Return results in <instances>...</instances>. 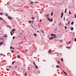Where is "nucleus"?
Segmentation results:
<instances>
[{"label": "nucleus", "mask_w": 76, "mask_h": 76, "mask_svg": "<svg viewBox=\"0 0 76 76\" xmlns=\"http://www.w3.org/2000/svg\"><path fill=\"white\" fill-rule=\"evenodd\" d=\"M12 32L14 34L15 31V29H12Z\"/></svg>", "instance_id": "obj_1"}, {"label": "nucleus", "mask_w": 76, "mask_h": 76, "mask_svg": "<svg viewBox=\"0 0 76 76\" xmlns=\"http://www.w3.org/2000/svg\"><path fill=\"white\" fill-rule=\"evenodd\" d=\"M8 17L9 19H12V18L10 16H8Z\"/></svg>", "instance_id": "obj_2"}, {"label": "nucleus", "mask_w": 76, "mask_h": 76, "mask_svg": "<svg viewBox=\"0 0 76 76\" xmlns=\"http://www.w3.org/2000/svg\"><path fill=\"white\" fill-rule=\"evenodd\" d=\"M3 42H4V41H3L2 42H0V45H1V44H3Z\"/></svg>", "instance_id": "obj_3"}, {"label": "nucleus", "mask_w": 76, "mask_h": 76, "mask_svg": "<svg viewBox=\"0 0 76 76\" xmlns=\"http://www.w3.org/2000/svg\"><path fill=\"white\" fill-rule=\"evenodd\" d=\"M63 13H62L61 14V18H63Z\"/></svg>", "instance_id": "obj_4"}, {"label": "nucleus", "mask_w": 76, "mask_h": 76, "mask_svg": "<svg viewBox=\"0 0 76 76\" xmlns=\"http://www.w3.org/2000/svg\"><path fill=\"white\" fill-rule=\"evenodd\" d=\"M63 71L64 72V74H65V75L66 76V75H67V73H66V72L64 71Z\"/></svg>", "instance_id": "obj_5"}, {"label": "nucleus", "mask_w": 76, "mask_h": 76, "mask_svg": "<svg viewBox=\"0 0 76 76\" xmlns=\"http://www.w3.org/2000/svg\"><path fill=\"white\" fill-rule=\"evenodd\" d=\"M53 39V37H52L49 38V39H50V40H51V39Z\"/></svg>", "instance_id": "obj_6"}, {"label": "nucleus", "mask_w": 76, "mask_h": 76, "mask_svg": "<svg viewBox=\"0 0 76 76\" xmlns=\"http://www.w3.org/2000/svg\"><path fill=\"white\" fill-rule=\"evenodd\" d=\"M46 18H47L48 20H49V21H50V19L49 18V17H46Z\"/></svg>", "instance_id": "obj_7"}, {"label": "nucleus", "mask_w": 76, "mask_h": 76, "mask_svg": "<svg viewBox=\"0 0 76 76\" xmlns=\"http://www.w3.org/2000/svg\"><path fill=\"white\" fill-rule=\"evenodd\" d=\"M50 15L48 14L47 15H45V16L46 17H48Z\"/></svg>", "instance_id": "obj_8"}, {"label": "nucleus", "mask_w": 76, "mask_h": 76, "mask_svg": "<svg viewBox=\"0 0 76 76\" xmlns=\"http://www.w3.org/2000/svg\"><path fill=\"white\" fill-rule=\"evenodd\" d=\"M51 36H55L56 37V35H54L53 34H51Z\"/></svg>", "instance_id": "obj_9"}, {"label": "nucleus", "mask_w": 76, "mask_h": 76, "mask_svg": "<svg viewBox=\"0 0 76 76\" xmlns=\"http://www.w3.org/2000/svg\"><path fill=\"white\" fill-rule=\"evenodd\" d=\"M73 23H74V22L73 21H72L71 23V25H73Z\"/></svg>", "instance_id": "obj_10"}, {"label": "nucleus", "mask_w": 76, "mask_h": 76, "mask_svg": "<svg viewBox=\"0 0 76 76\" xmlns=\"http://www.w3.org/2000/svg\"><path fill=\"white\" fill-rule=\"evenodd\" d=\"M34 4V2H30V4Z\"/></svg>", "instance_id": "obj_11"}, {"label": "nucleus", "mask_w": 76, "mask_h": 76, "mask_svg": "<svg viewBox=\"0 0 76 76\" xmlns=\"http://www.w3.org/2000/svg\"><path fill=\"white\" fill-rule=\"evenodd\" d=\"M59 26H61L62 25V24H61V23H60L59 24Z\"/></svg>", "instance_id": "obj_12"}, {"label": "nucleus", "mask_w": 76, "mask_h": 76, "mask_svg": "<svg viewBox=\"0 0 76 76\" xmlns=\"http://www.w3.org/2000/svg\"><path fill=\"white\" fill-rule=\"evenodd\" d=\"M71 30L73 31V27L71 28Z\"/></svg>", "instance_id": "obj_13"}, {"label": "nucleus", "mask_w": 76, "mask_h": 76, "mask_svg": "<svg viewBox=\"0 0 76 76\" xmlns=\"http://www.w3.org/2000/svg\"><path fill=\"white\" fill-rule=\"evenodd\" d=\"M51 51V50H50L48 51V53H50V52Z\"/></svg>", "instance_id": "obj_14"}, {"label": "nucleus", "mask_w": 76, "mask_h": 76, "mask_svg": "<svg viewBox=\"0 0 76 76\" xmlns=\"http://www.w3.org/2000/svg\"><path fill=\"white\" fill-rule=\"evenodd\" d=\"M18 58H20V56H17Z\"/></svg>", "instance_id": "obj_15"}, {"label": "nucleus", "mask_w": 76, "mask_h": 76, "mask_svg": "<svg viewBox=\"0 0 76 76\" xmlns=\"http://www.w3.org/2000/svg\"><path fill=\"white\" fill-rule=\"evenodd\" d=\"M42 32L43 34H44V31H43V30H42Z\"/></svg>", "instance_id": "obj_16"}, {"label": "nucleus", "mask_w": 76, "mask_h": 76, "mask_svg": "<svg viewBox=\"0 0 76 76\" xmlns=\"http://www.w3.org/2000/svg\"><path fill=\"white\" fill-rule=\"evenodd\" d=\"M11 35H13V33H12V32H11Z\"/></svg>", "instance_id": "obj_17"}, {"label": "nucleus", "mask_w": 76, "mask_h": 76, "mask_svg": "<svg viewBox=\"0 0 76 76\" xmlns=\"http://www.w3.org/2000/svg\"><path fill=\"white\" fill-rule=\"evenodd\" d=\"M15 62H16V61H14L12 63V64H14V63H15Z\"/></svg>", "instance_id": "obj_18"}, {"label": "nucleus", "mask_w": 76, "mask_h": 76, "mask_svg": "<svg viewBox=\"0 0 76 76\" xmlns=\"http://www.w3.org/2000/svg\"><path fill=\"white\" fill-rule=\"evenodd\" d=\"M66 48H70V47H66Z\"/></svg>", "instance_id": "obj_19"}, {"label": "nucleus", "mask_w": 76, "mask_h": 76, "mask_svg": "<svg viewBox=\"0 0 76 76\" xmlns=\"http://www.w3.org/2000/svg\"><path fill=\"white\" fill-rule=\"evenodd\" d=\"M35 66H36V69H38V66L36 65H35Z\"/></svg>", "instance_id": "obj_20"}, {"label": "nucleus", "mask_w": 76, "mask_h": 76, "mask_svg": "<svg viewBox=\"0 0 76 76\" xmlns=\"http://www.w3.org/2000/svg\"><path fill=\"white\" fill-rule=\"evenodd\" d=\"M59 67V66H58V65H57L56 66L57 68H58Z\"/></svg>", "instance_id": "obj_21"}, {"label": "nucleus", "mask_w": 76, "mask_h": 76, "mask_svg": "<svg viewBox=\"0 0 76 76\" xmlns=\"http://www.w3.org/2000/svg\"><path fill=\"white\" fill-rule=\"evenodd\" d=\"M61 60L62 61H63V58H61Z\"/></svg>", "instance_id": "obj_22"}, {"label": "nucleus", "mask_w": 76, "mask_h": 76, "mask_svg": "<svg viewBox=\"0 0 76 76\" xmlns=\"http://www.w3.org/2000/svg\"><path fill=\"white\" fill-rule=\"evenodd\" d=\"M51 22H52L53 21V19H51L50 20V21Z\"/></svg>", "instance_id": "obj_23"}, {"label": "nucleus", "mask_w": 76, "mask_h": 76, "mask_svg": "<svg viewBox=\"0 0 76 76\" xmlns=\"http://www.w3.org/2000/svg\"><path fill=\"white\" fill-rule=\"evenodd\" d=\"M7 37V35H5L4 36V37Z\"/></svg>", "instance_id": "obj_24"}, {"label": "nucleus", "mask_w": 76, "mask_h": 76, "mask_svg": "<svg viewBox=\"0 0 76 76\" xmlns=\"http://www.w3.org/2000/svg\"><path fill=\"white\" fill-rule=\"evenodd\" d=\"M10 48H11L12 49H14V48L12 47V46H11Z\"/></svg>", "instance_id": "obj_25"}, {"label": "nucleus", "mask_w": 76, "mask_h": 76, "mask_svg": "<svg viewBox=\"0 0 76 76\" xmlns=\"http://www.w3.org/2000/svg\"><path fill=\"white\" fill-rule=\"evenodd\" d=\"M0 15H3V13H0Z\"/></svg>", "instance_id": "obj_26"}, {"label": "nucleus", "mask_w": 76, "mask_h": 76, "mask_svg": "<svg viewBox=\"0 0 76 76\" xmlns=\"http://www.w3.org/2000/svg\"><path fill=\"white\" fill-rule=\"evenodd\" d=\"M65 29H67V27L66 26H65Z\"/></svg>", "instance_id": "obj_27"}, {"label": "nucleus", "mask_w": 76, "mask_h": 76, "mask_svg": "<svg viewBox=\"0 0 76 76\" xmlns=\"http://www.w3.org/2000/svg\"><path fill=\"white\" fill-rule=\"evenodd\" d=\"M75 17L74 18H76V14L75 15Z\"/></svg>", "instance_id": "obj_28"}, {"label": "nucleus", "mask_w": 76, "mask_h": 76, "mask_svg": "<svg viewBox=\"0 0 76 76\" xmlns=\"http://www.w3.org/2000/svg\"><path fill=\"white\" fill-rule=\"evenodd\" d=\"M53 13H52L51 14V16H53Z\"/></svg>", "instance_id": "obj_29"}, {"label": "nucleus", "mask_w": 76, "mask_h": 76, "mask_svg": "<svg viewBox=\"0 0 76 76\" xmlns=\"http://www.w3.org/2000/svg\"><path fill=\"white\" fill-rule=\"evenodd\" d=\"M34 35L35 36H37V34H34Z\"/></svg>", "instance_id": "obj_30"}, {"label": "nucleus", "mask_w": 76, "mask_h": 76, "mask_svg": "<svg viewBox=\"0 0 76 76\" xmlns=\"http://www.w3.org/2000/svg\"><path fill=\"white\" fill-rule=\"evenodd\" d=\"M15 37H13L12 39H15Z\"/></svg>", "instance_id": "obj_31"}, {"label": "nucleus", "mask_w": 76, "mask_h": 76, "mask_svg": "<svg viewBox=\"0 0 76 76\" xmlns=\"http://www.w3.org/2000/svg\"><path fill=\"white\" fill-rule=\"evenodd\" d=\"M75 41H76V38H75Z\"/></svg>", "instance_id": "obj_32"}, {"label": "nucleus", "mask_w": 76, "mask_h": 76, "mask_svg": "<svg viewBox=\"0 0 76 76\" xmlns=\"http://www.w3.org/2000/svg\"><path fill=\"white\" fill-rule=\"evenodd\" d=\"M2 19H3L1 18V17H0V20H1Z\"/></svg>", "instance_id": "obj_33"}, {"label": "nucleus", "mask_w": 76, "mask_h": 76, "mask_svg": "<svg viewBox=\"0 0 76 76\" xmlns=\"http://www.w3.org/2000/svg\"><path fill=\"white\" fill-rule=\"evenodd\" d=\"M41 73V72H39L37 73V74H39V73Z\"/></svg>", "instance_id": "obj_34"}, {"label": "nucleus", "mask_w": 76, "mask_h": 76, "mask_svg": "<svg viewBox=\"0 0 76 76\" xmlns=\"http://www.w3.org/2000/svg\"><path fill=\"white\" fill-rule=\"evenodd\" d=\"M25 75L26 76V75H27L26 74V73H25Z\"/></svg>", "instance_id": "obj_35"}, {"label": "nucleus", "mask_w": 76, "mask_h": 76, "mask_svg": "<svg viewBox=\"0 0 76 76\" xmlns=\"http://www.w3.org/2000/svg\"><path fill=\"white\" fill-rule=\"evenodd\" d=\"M7 71H9V70H10L9 69H7Z\"/></svg>", "instance_id": "obj_36"}, {"label": "nucleus", "mask_w": 76, "mask_h": 76, "mask_svg": "<svg viewBox=\"0 0 76 76\" xmlns=\"http://www.w3.org/2000/svg\"><path fill=\"white\" fill-rule=\"evenodd\" d=\"M29 23H32V22L31 21L30 22H29Z\"/></svg>", "instance_id": "obj_37"}, {"label": "nucleus", "mask_w": 76, "mask_h": 76, "mask_svg": "<svg viewBox=\"0 0 76 76\" xmlns=\"http://www.w3.org/2000/svg\"><path fill=\"white\" fill-rule=\"evenodd\" d=\"M69 15H71V13H70V12H69Z\"/></svg>", "instance_id": "obj_38"}, {"label": "nucleus", "mask_w": 76, "mask_h": 76, "mask_svg": "<svg viewBox=\"0 0 76 76\" xmlns=\"http://www.w3.org/2000/svg\"><path fill=\"white\" fill-rule=\"evenodd\" d=\"M12 53H13L14 52V51H13V50H12Z\"/></svg>", "instance_id": "obj_39"}, {"label": "nucleus", "mask_w": 76, "mask_h": 76, "mask_svg": "<svg viewBox=\"0 0 76 76\" xmlns=\"http://www.w3.org/2000/svg\"><path fill=\"white\" fill-rule=\"evenodd\" d=\"M32 19H34V18L32 17Z\"/></svg>", "instance_id": "obj_40"}, {"label": "nucleus", "mask_w": 76, "mask_h": 76, "mask_svg": "<svg viewBox=\"0 0 76 76\" xmlns=\"http://www.w3.org/2000/svg\"><path fill=\"white\" fill-rule=\"evenodd\" d=\"M57 71L58 72V71H60V70L59 69L57 70Z\"/></svg>", "instance_id": "obj_41"}, {"label": "nucleus", "mask_w": 76, "mask_h": 76, "mask_svg": "<svg viewBox=\"0 0 76 76\" xmlns=\"http://www.w3.org/2000/svg\"><path fill=\"white\" fill-rule=\"evenodd\" d=\"M70 23V22H69L68 23V24L69 25H70V23Z\"/></svg>", "instance_id": "obj_42"}, {"label": "nucleus", "mask_w": 76, "mask_h": 76, "mask_svg": "<svg viewBox=\"0 0 76 76\" xmlns=\"http://www.w3.org/2000/svg\"><path fill=\"white\" fill-rule=\"evenodd\" d=\"M66 11H67V9H65V11L66 12Z\"/></svg>", "instance_id": "obj_43"}, {"label": "nucleus", "mask_w": 76, "mask_h": 76, "mask_svg": "<svg viewBox=\"0 0 76 76\" xmlns=\"http://www.w3.org/2000/svg\"><path fill=\"white\" fill-rule=\"evenodd\" d=\"M63 19H64V20H65V17H64Z\"/></svg>", "instance_id": "obj_44"}, {"label": "nucleus", "mask_w": 76, "mask_h": 76, "mask_svg": "<svg viewBox=\"0 0 76 76\" xmlns=\"http://www.w3.org/2000/svg\"><path fill=\"white\" fill-rule=\"evenodd\" d=\"M5 15H6V16H8V15H7V14H6Z\"/></svg>", "instance_id": "obj_45"}, {"label": "nucleus", "mask_w": 76, "mask_h": 76, "mask_svg": "<svg viewBox=\"0 0 76 76\" xmlns=\"http://www.w3.org/2000/svg\"><path fill=\"white\" fill-rule=\"evenodd\" d=\"M26 52H27L28 51V50H26Z\"/></svg>", "instance_id": "obj_46"}, {"label": "nucleus", "mask_w": 76, "mask_h": 76, "mask_svg": "<svg viewBox=\"0 0 76 76\" xmlns=\"http://www.w3.org/2000/svg\"><path fill=\"white\" fill-rule=\"evenodd\" d=\"M54 38H56V37L55 36H54L53 37Z\"/></svg>", "instance_id": "obj_47"}, {"label": "nucleus", "mask_w": 76, "mask_h": 76, "mask_svg": "<svg viewBox=\"0 0 76 76\" xmlns=\"http://www.w3.org/2000/svg\"><path fill=\"white\" fill-rule=\"evenodd\" d=\"M41 22V19L40 20V22Z\"/></svg>", "instance_id": "obj_48"}, {"label": "nucleus", "mask_w": 76, "mask_h": 76, "mask_svg": "<svg viewBox=\"0 0 76 76\" xmlns=\"http://www.w3.org/2000/svg\"><path fill=\"white\" fill-rule=\"evenodd\" d=\"M37 32H39V31H37Z\"/></svg>", "instance_id": "obj_49"}, {"label": "nucleus", "mask_w": 76, "mask_h": 76, "mask_svg": "<svg viewBox=\"0 0 76 76\" xmlns=\"http://www.w3.org/2000/svg\"><path fill=\"white\" fill-rule=\"evenodd\" d=\"M33 64L35 65V62H34Z\"/></svg>", "instance_id": "obj_50"}, {"label": "nucleus", "mask_w": 76, "mask_h": 76, "mask_svg": "<svg viewBox=\"0 0 76 76\" xmlns=\"http://www.w3.org/2000/svg\"><path fill=\"white\" fill-rule=\"evenodd\" d=\"M64 13H66V11H65Z\"/></svg>", "instance_id": "obj_51"}, {"label": "nucleus", "mask_w": 76, "mask_h": 76, "mask_svg": "<svg viewBox=\"0 0 76 76\" xmlns=\"http://www.w3.org/2000/svg\"><path fill=\"white\" fill-rule=\"evenodd\" d=\"M9 67H10H10H11V66H10Z\"/></svg>", "instance_id": "obj_52"}, {"label": "nucleus", "mask_w": 76, "mask_h": 76, "mask_svg": "<svg viewBox=\"0 0 76 76\" xmlns=\"http://www.w3.org/2000/svg\"><path fill=\"white\" fill-rule=\"evenodd\" d=\"M20 35H22V33H20Z\"/></svg>", "instance_id": "obj_53"}, {"label": "nucleus", "mask_w": 76, "mask_h": 76, "mask_svg": "<svg viewBox=\"0 0 76 76\" xmlns=\"http://www.w3.org/2000/svg\"><path fill=\"white\" fill-rule=\"evenodd\" d=\"M24 66H25V64H24Z\"/></svg>", "instance_id": "obj_54"}, {"label": "nucleus", "mask_w": 76, "mask_h": 76, "mask_svg": "<svg viewBox=\"0 0 76 76\" xmlns=\"http://www.w3.org/2000/svg\"><path fill=\"white\" fill-rule=\"evenodd\" d=\"M60 62H59V61H58V63H59Z\"/></svg>", "instance_id": "obj_55"}, {"label": "nucleus", "mask_w": 76, "mask_h": 76, "mask_svg": "<svg viewBox=\"0 0 76 76\" xmlns=\"http://www.w3.org/2000/svg\"><path fill=\"white\" fill-rule=\"evenodd\" d=\"M16 67H17V66H16V67H15V69H16Z\"/></svg>", "instance_id": "obj_56"}, {"label": "nucleus", "mask_w": 76, "mask_h": 76, "mask_svg": "<svg viewBox=\"0 0 76 76\" xmlns=\"http://www.w3.org/2000/svg\"><path fill=\"white\" fill-rule=\"evenodd\" d=\"M40 32H42V31L41 30L40 31Z\"/></svg>", "instance_id": "obj_57"}, {"label": "nucleus", "mask_w": 76, "mask_h": 76, "mask_svg": "<svg viewBox=\"0 0 76 76\" xmlns=\"http://www.w3.org/2000/svg\"><path fill=\"white\" fill-rule=\"evenodd\" d=\"M62 45H61L60 46V47H62Z\"/></svg>", "instance_id": "obj_58"}, {"label": "nucleus", "mask_w": 76, "mask_h": 76, "mask_svg": "<svg viewBox=\"0 0 76 76\" xmlns=\"http://www.w3.org/2000/svg\"><path fill=\"white\" fill-rule=\"evenodd\" d=\"M7 4H9V3H7Z\"/></svg>", "instance_id": "obj_59"}, {"label": "nucleus", "mask_w": 76, "mask_h": 76, "mask_svg": "<svg viewBox=\"0 0 76 76\" xmlns=\"http://www.w3.org/2000/svg\"><path fill=\"white\" fill-rule=\"evenodd\" d=\"M28 70H30V68H29V69H28Z\"/></svg>", "instance_id": "obj_60"}, {"label": "nucleus", "mask_w": 76, "mask_h": 76, "mask_svg": "<svg viewBox=\"0 0 76 76\" xmlns=\"http://www.w3.org/2000/svg\"><path fill=\"white\" fill-rule=\"evenodd\" d=\"M24 39H26V37H25Z\"/></svg>", "instance_id": "obj_61"}, {"label": "nucleus", "mask_w": 76, "mask_h": 76, "mask_svg": "<svg viewBox=\"0 0 76 76\" xmlns=\"http://www.w3.org/2000/svg\"><path fill=\"white\" fill-rule=\"evenodd\" d=\"M20 37H21V36H19Z\"/></svg>", "instance_id": "obj_62"}, {"label": "nucleus", "mask_w": 76, "mask_h": 76, "mask_svg": "<svg viewBox=\"0 0 76 76\" xmlns=\"http://www.w3.org/2000/svg\"><path fill=\"white\" fill-rule=\"evenodd\" d=\"M30 37H31V36H30Z\"/></svg>", "instance_id": "obj_63"}, {"label": "nucleus", "mask_w": 76, "mask_h": 76, "mask_svg": "<svg viewBox=\"0 0 76 76\" xmlns=\"http://www.w3.org/2000/svg\"><path fill=\"white\" fill-rule=\"evenodd\" d=\"M75 26H76V25H75Z\"/></svg>", "instance_id": "obj_64"}]
</instances>
